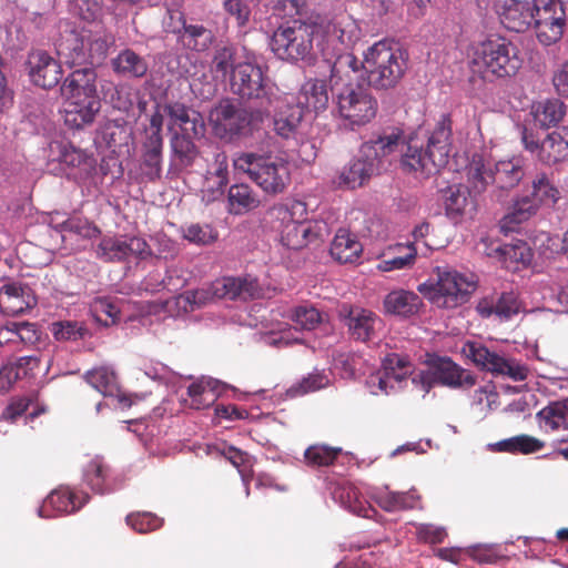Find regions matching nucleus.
I'll return each mask as SVG.
<instances>
[{"mask_svg":"<svg viewBox=\"0 0 568 568\" xmlns=\"http://www.w3.org/2000/svg\"><path fill=\"white\" fill-rule=\"evenodd\" d=\"M494 169L487 165L480 155H474L467 168L466 186L470 192L480 194L487 190L489 185L494 187Z\"/></svg>","mask_w":568,"mask_h":568,"instance_id":"obj_41","label":"nucleus"},{"mask_svg":"<svg viewBox=\"0 0 568 568\" xmlns=\"http://www.w3.org/2000/svg\"><path fill=\"white\" fill-rule=\"evenodd\" d=\"M405 145V139L402 131H392L379 135L375 140H369L362 144V154L371 159L379 168L381 160L399 150Z\"/></svg>","mask_w":568,"mask_h":568,"instance_id":"obj_30","label":"nucleus"},{"mask_svg":"<svg viewBox=\"0 0 568 568\" xmlns=\"http://www.w3.org/2000/svg\"><path fill=\"white\" fill-rule=\"evenodd\" d=\"M126 524L140 534L153 531L161 527L162 520L151 513H132L125 518Z\"/></svg>","mask_w":568,"mask_h":568,"instance_id":"obj_58","label":"nucleus"},{"mask_svg":"<svg viewBox=\"0 0 568 568\" xmlns=\"http://www.w3.org/2000/svg\"><path fill=\"white\" fill-rule=\"evenodd\" d=\"M538 416L547 430L568 429V409L565 400L546 406L538 413Z\"/></svg>","mask_w":568,"mask_h":568,"instance_id":"obj_50","label":"nucleus"},{"mask_svg":"<svg viewBox=\"0 0 568 568\" xmlns=\"http://www.w3.org/2000/svg\"><path fill=\"white\" fill-rule=\"evenodd\" d=\"M535 122L540 128L556 126L566 114V106L559 99H548L539 102L532 109Z\"/></svg>","mask_w":568,"mask_h":568,"instance_id":"obj_44","label":"nucleus"},{"mask_svg":"<svg viewBox=\"0 0 568 568\" xmlns=\"http://www.w3.org/2000/svg\"><path fill=\"white\" fill-rule=\"evenodd\" d=\"M328 383V379L325 375L322 374H311L307 377H304L301 382L292 385L287 390L286 395L290 398H295L298 396H303L311 392H316L323 387H325Z\"/></svg>","mask_w":568,"mask_h":568,"instance_id":"obj_57","label":"nucleus"},{"mask_svg":"<svg viewBox=\"0 0 568 568\" xmlns=\"http://www.w3.org/2000/svg\"><path fill=\"white\" fill-rule=\"evenodd\" d=\"M50 333L59 342L87 341L92 335L87 326L78 321H58L50 324Z\"/></svg>","mask_w":568,"mask_h":568,"instance_id":"obj_47","label":"nucleus"},{"mask_svg":"<svg viewBox=\"0 0 568 568\" xmlns=\"http://www.w3.org/2000/svg\"><path fill=\"white\" fill-rule=\"evenodd\" d=\"M170 119L172 126L181 130L180 134L202 135L204 132V122L201 114L181 102H170L163 108Z\"/></svg>","mask_w":568,"mask_h":568,"instance_id":"obj_25","label":"nucleus"},{"mask_svg":"<svg viewBox=\"0 0 568 568\" xmlns=\"http://www.w3.org/2000/svg\"><path fill=\"white\" fill-rule=\"evenodd\" d=\"M342 38L343 31L338 29L336 24H329L327 27L326 44L322 47L321 52L324 60L331 67V85L335 84L336 82L343 83V79L339 75L341 69L343 67L346 65L354 72H356L358 68L362 67V61L359 62L353 54L344 52L345 45Z\"/></svg>","mask_w":568,"mask_h":568,"instance_id":"obj_17","label":"nucleus"},{"mask_svg":"<svg viewBox=\"0 0 568 568\" xmlns=\"http://www.w3.org/2000/svg\"><path fill=\"white\" fill-rule=\"evenodd\" d=\"M531 186L532 191L530 194L538 201V207L542 204L552 206L560 197L559 190L550 183L545 173L537 175L536 179L532 180Z\"/></svg>","mask_w":568,"mask_h":568,"instance_id":"obj_54","label":"nucleus"},{"mask_svg":"<svg viewBox=\"0 0 568 568\" xmlns=\"http://www.w3.org/2000/svg\"><path fill=\"white\" fill-rule=\"evenodd\" d=\"M394 250H396L399 255L383 260L378 264V270L383 272H390L394 270L410 267L415 263L417 250L413 243L397 244Z\"/></svg>","mask_w":568,"mask_h":568,"instance_id":"obj_52","label":"nucleus"},{"mask_svg":"<svg viewBox=\"0 0 568 568\" xmlns=\"http://www.w3.org/2000/svg\"><path fill=\"white\" fill-rule=\"evenodd\" d=\"M272 112L254 105L235 103L223 99L211 111V121L216 133L222 136L247 138L258 131Z\"/></svg>","mask_w":568,"mask_h":568,"instance_id":"obj_7","label":"nucleus"},{"mask_svg":"<svg viewBox=\"0 0 568 568\" xmlns=\"http://www.w3.org/2000/svg\"><path fill=\"white\" fill-rule=\"evenodd\" d=\"M233 166L271 195L283 193L291 180L288 164L278 156L240 153L233 159Z\"/></svg>","mask_w":568,"mask_h":568,"instance_id":"obj_8","label":"nucleus"},{"mask_svg":"<svg viewBox=\"0 0 568 568\" xmlns=\"http://www.w3.org/2000/svg\"><path fill=\"white\" fill-rule=\"evenodd\" d=\"M273 214L283 222L281 229V243L290 250H301L322 239L326 225L320 222L294 221L292 213L284 205L273 207Z\"/></svg>","mask_w":568,"mask_h":568,"instance_id":"obj_14","label":"nucleus"},{"mask_svg":"<svg viewBox=\"0 0 568 568\" xmlns=\"http://www.w3.org/2000/svg\"><path fill=\"white\" fill-rule=\"evenodd\" d=\"M36 305L37 298L28 284L9 281L0 287V310L4 315L18 316Z\"/></svg>","mask_w":568,"mask_h":568,"instance_id":"obj_20","label":"nucleus"},{"mask_svg":"<svg viewBox=\"0 0 568 568\" xmlns=\"http://www.w3.org/2000/svg\"><path fill=\"white\" fill-rule=\"evenodd\" d=\"M178 40L191 51L204 52L213 44L214 34L203 24L187 23Z\"/></svg>","mask_w":568,"mask_h":568,"instance_id":"obj_42","label":"nucleus"},{"mask_svg":"<svg viewBox=\"0 0 568 568\" xmlns=\"http://www.w3.org/2000/svg\"><path fill=\"white\" fill-rule=\"evenodd\" d=\"M183 236L191 243L207 245L217 239V233L210 225L191 224L183 231Z\"/></svg>","mask_w":568,"mask_h":568,"instance_id":"obj_60","label":"nucleus"},{"mask_svg":"<svg viewBox=\"0 0 568 568\" xmlns=\"http://www.w3.org/2000/svg\"><path fill=\"white\" fill-rule=\"evenodd\" d=\"M92 311L98 322H103L104 326L114 324L120 315L119 307L108 297H97L92 303Z\"/></svg>","mask_w":568,"mask_h":568,"instance_id":"obj_59","label":"nucleus"},{"mask_svg":"<svg viewBox=\"0 0 568 568\" xmlns=\"http://www.w3.org/2000/svg\"><path fill=\"white\" fill-rule=\"evenodd\" d=\"M291 321L296 327L312 331L322 323L323 317L317 308L312 305H301L295 307L290 315Z\"/></svg>","mask_w":568,"mask_h":568,"instance_id":"obj_56","label":"nucleus"},{"mask_svg":"<svg viewBox=\"0 0 568 568\" xmlns=\"http://www.w3.org/2000/svg\"><path fill=\"white\" fill-rule=\"evenodd\" d=\"M382 368L375 376H372V383L377 381L378 388L387 394L389 382L392 379L403 381L410 372V364L408 357H385Z\"/></svg>","mask_w":568,"mask_h":568,"instance_id":"obj_39","label":"nucleus"},{"mask_svg":"<svg viewBox=\"0 0 568 568\" xmlns=\"http://www.w3.org/2000/svg\"><path fill=\"white\" fill-rule=\"evenodd\" d=\"M339 118L345 125L362 126L371 122L377 113L375 97L359 84L338 83L331 85Z\"/></svg>","mask_w":568,"mask_h":568,"instance_id":"obj_9","label":"nucleus"},{"mask_svg":"<svg viewBox=\"0 0 568 568\" xmlns=\"http://www.w3.org/2000/svg\"><path fill=\"white\" fill-rule=\"evenodd\" d=\"M338 315L348 327L352 338L367 342L374 335L375 325L378 321L374 312L359 306L343 304L338 310Z\"/></svg>","mask_w":568,"mask_h":568,"instance_id":"obj_21","label":"nucleus"},{"mask_svg":"<svg viewBox=\"0 0 568 568\" xmlns=\"http://www.w3.org/2000/svg\"><path fill=\"white\" fill-rule=\"evenodd\" d=\"M88 500L89 496L87 494H83L82 498L80 499L69 487H60L53 490L45 498L44 504L40 510V516H43L42 510L47 509L48 507L61 514L74 513L79 510ZM44 516L48 517L49 515Z\"/></svg>","mask_w":568,"mask_h":568,"instance_id":"obj_37","label":"nucleus"},{"mask_svg":"<svg viewBox=\"0 0 568 568\" xmlns=\"http://www.w3.org/2000/svg\"><path fill=\"white\" fill-rule=\"evenodd\" d=\"M274 131L282 138L293 136L303 119L304 110L300 103H288L281 98V104L273 111Z\"/></svg>","mask_w":568,"mask_h":568,"instance_id":"obj_29","label":"nucleus"},{"mask_svg":"<svg viewBox=\"0 0 568 568\" xmlns=\"http://www.w3.org/2000/svg\"><path fill=\"white\" fill-rule=\"evenodd\" d=\"M496 316L500 321H508L517 315L520 311V303L517 296L513 293H503L495 303Z\"/></svg>","mask_w":568,"mask_h":568,"instance_id":"obj_61","label":"nucleus"},{"mask_svg":"<svg viewBox=\"0 0 568 568\" xmlns=\"http://www.w3.org/2000/svg\"><path fill=\"white\" fill-rule=\"evenodd\" d=\"M224 390V385L212 377L202 376L192 382L187 387V395L191 399V407L204 409L215 403Z\"/></svg>","mask_w":568,"mask_h":568,"instance_id":"obj_28","label":"nucleus"},{"mask_svg":"<svg viewBox=\"0 0 568 568\" xmlns=\"http://www.w3.org/2000/svg\"><path fill=\"white\" fill-rule=\"evenodd\" d=\"M109 477L110 467L102 457L95 456L84 467L83 479L97 494L103 495L113 490Z\"/></svg>","mask_w":568,"mask_h":568,"instance_id":"obj_40","label":"nucleus"},{"mask_svg":"<svg viewBox=\"0 0 568 568\" xmlns=\"http://www.w3.org/2000/svg\"><path fill=\"white\" fill-rule=\"evenodd\" d=\"M230 212L233 214H243L254 210L260 205L257 195L247 184H234L230 187L227 194Z\"/></svg>","mask_w":568,"mask_h":568,"instance_id":"obj_46","label":"nucleus"},{"mask_svg":"<svg viewBox=\"0 0 568 568\" xmlns=\"http://www.w3.org/2000/svg\"><path fill=\"white\" fill-rule=\"evenodd\" d=\"M377 170L373 161L362 154L361 149L358 156L352 159L338 171L333 183L338 189L355 190L364 186Z\"/></svg>","mask_w":568,"mask_h":568,"instance_id":"obj_23","label":"nucleus"},{"mask_svg":"<svg viewBox=\"0 0 568 568\" xmlns=\"http://www.w3.org/2000/svg\"><path fill=\"white\" fill-rule=\"evenodd\" d=\"M521 142L525 150L546 165L568 161V125L548 132L541 140L527 126L521 128Z\"/></svg>","mask_w":568,"mask_h":568,"instance_id":"obj_12","label":"nucleus"},{"mask_svg":"<svg viewBox=\"0 0 568 568\" xmlns=\"http://www.w3.org/2000/svg\"><path fill=\"white\" fill-rule=\"evenodd\" d=\"M416 536L419 541L425 544H442L447 537L445 527L433 524H419L416 527Z\"/></svg>","mask_w":568,"mask_h":568,"instance_id":"obj_63","label":"nucleus"},{"mask_svg":"<svg viewBox=\"0 0 568 568\" xmlns=\"http://www.w3.org/2000/svg\"><path fill=\"white\" fill-rule=\"evenodd\" d=\"M230 89L245 104L270 112L281 104L276 87L260 65L251 62L236 64L231 74Z\"/></svg>","mask_w":568,"mask_h":568,"instance_id":"obj_5","label":"nucleus"},{"mask_svg":"<svg viewBox=\"0 0 568 568\" xmlns=\"http://www.w3.org/2000/svg\"><path fill=\"white\" fill-rule=\"evenodd\" d=\"M28 67L32 83L45 90L58 85L63 75L61 63L43 50L29 53Z\"/></svg>","mask_w":568,"mask_h":568,"instance_id":"obj_19","label":"nucleus"},{"mask_svg":"<svg viewBox=\"0 0 568 568\" xmlns=\"http://www.w3.org/2000/svg\"><path fill=\"white\" fill-rule=\"evenodd\" d=\"M545 443L534 436L521 434L497 442L493 445L494 450L510 454H534L541 450Z\"/></svg>","mask_w":568,"mask_h":568,"instance_id":"obj_45","label":"nucleus"},{"mask_svg":"<svg viewBox=\"0 0 568 568\" xmlns=\"http://www.w3.org/2000/svg\"><path fill=\"white\" fill-rule=\"evenodd\" d=\"M475 283L455 270L437 267V280L418 285V292L437 307L454 308L468 301Z\"/></svg>","mask_w":568,"mask_h":568,"instance_id":"obj_10","label":"nucleus"},{"mask_svg":"<svg viewBox=\"0 0 568 568\" xmlns=\"http://www.w3.org/2000/svg\"><path fill=\"white\" fill-rule=\"evenodd\" d=\"M474 362L494 375H505L515 382L525 381L528 375L527 367L519 365L508 357H471Z\"/></svg>","mask_w":568,"mask_h":568,"instance_id":"obj_38","label":"nucleus"},{"mask_svg":"<svg viewBox=\"0 0 568 568\" xmlns=\"http://www.w3.org/2000/svg\"><path fill=\"white\" fill-rule=\"evenodd\" d=\"M443 201L446 215L455 223L460 222L465 215L475 210L470 191L462 184L450 185L443 190Z\"/></svg>","mask_w":568,"mask_h":568,"instance_id":"obj_26","label":"nucleus"},{"mask_svg":"<svg viewBox=\"0 0 568 568\" xmlns=\"http://www.w3.org/2000/svg\"><path fill=\"white\" fill-rule=\"evenodd\" d=\"M305 103L315 112L326 110L329 101L327 84L324 80H308L303 87Z\"/></svg>","mask_w":568,"mask_h":568,"instance_id":"obj_51","label":"nucleus"},{"mask_svg":"<svg viewBox=\"0 0 568 568\" xmlns=\"http://www.w3.org/2000/svg\"><path fill=\"white\" fill-rule=\"evenodd\" d=\"M470 65L485 80L514 75L521 65L518 48L504 37H490L473 48Z\"/></svg>","mask_w":568,"mask_h":568,"instance_id":"obj_4","label":"nucleus"},{"mask_svg":"<svg viewBox=\"0 0 568 568\" xmlns=\"http://www.w3.org/2000/svg\"><path fill=\"white\" fill-rule=\"evenodd\" d=\"M227 184L229 180H222L206 174L201 191L203 194V200L206 202H213L221 199L224 195Z\"/></svg>","mask_w":568,"mask_h":568,"instance_id":"obj_64","label":"nucleus"},{"mask_svg":"<svg viewBox=\"0 0 568 568\" xmlns=\"http://www.w3.org/2000/svg\"><path fill=\"white\" fill-rule=\"evenodd\" d=\"M408 67V53L399 43L382 40L364 53L362 68L367 84L376 91H388L398 87Z\"/></svg>","mask_w":568,"mask_h":568,"instance_id":"obj_3","label":"nucleus"},{"mask_svg":"<svg viewBox=\"0 0 568 568\" xmlns=\"http://www.w3.org/2000/svg\"><path fill=\"white\" fill-rule=\"evenodd\" d=\"M95 68L82 67L73 70L60 87L61 95L67 100L64 123L71 129H82L92 124L101 109L97 90Z\"/></svg>","mask_w":568,"mask_h":568,"instance_id":"obj_2","label":"nucleus"},{"mask_svg":"<svg viewBox=\"0 0 568 568\" xmlns=\"http://www.w3.org/2000/svg\"><path fill=\"white\" fill-rule=\"evenodd\" d=\"M112 42V37L106 34L84 33L85 67L100 65L105 60Z\"/></svg>","mask_w":568,"mask_h":568,"instance_id":"obj_43","label":"nucleus"},{"mask_svg":"<svg viewBox=\"0 0 568 568\" xmlns=\"http://www.w3.org/2000/svg\"><path fill=\"white\" fill-rule=\"evenodd\" d=\"M422 300L417 294L405 290H395L389 292L383 302L384 312L388 315L409 317L415 315Z\"/></svg>","mask_w":568,"mask_h":568,"instance_id":"obj_34","label":"nucleus"},{"mask_svg":"<svg viewBox=\"0 0 568 568\" xmlns=\"http://www.w3.org/2000/svg\"><path fill=\"white\" fill-rule=\"evenodd\" d=\"M196 135H185L175 132L170 140L171 155L168 169L169 178L179 176L184 170L192 166L199 155V150L192 138Z\"/></svg>","mask_w":568,"mask_h":568,"instance_id":"obj_24","label":"nucleus"},{"mask_svg":"<svg viewBox=\"0 0 568 568\" xmlns=\"http://www.w3.org/2000/svg\"><path fill=\"white\" fill-rule=\"evenodd\" d=\"M111 67L118 75L132 79L143 78L149 70L146 59L129 48L121 50L111 60Z\"/></svg>","mask_w":568,"mask_h":568,"instance_id":"obj_35","label":"nucleus"},{"mask_svg":"<svg viewBox=\"0 0 568 568\" xmlns=\"http://www.w3.org/2000/svg\"><path fill=\"white\" fill-rule=\"evenodd\" d=\"M537 0H498L496 12L501 24L513 32H526L535 24Z\"/></svg>","mask_w":568,"mask_h":568,"instance_id":"obj_18","label":"nucleus"},{"mask_svg":"<svg viewBox=\"0 0 568 568\" xmlns=\"http://www.w3.org/2000/svg\"><path fill=\"white\" fill-rule=\"evenodd\" d=\"M333 497L344 508L351 513L364 517L371 518L375 513L372 505L365 499L359 489L352 483L345 481L338 484L333 491Z\"/></svg>","mask_w":568,"mask_h":568,"instance_id":"obj_31","label":"nucleus"},{"mask_svg":"<svg viewBox=\"0 0 568 568\" xmlns=\"http://www.w3.org/2000/svg\"><path fill=\"white\" fill-rule=\"evenodd\" d=\"M51 160L49 166L61 165L59 173L67 174V169L91 165L88 154L70 143L54 142L50 145Z\"/></svg>","mask_w":568,"mask_h":568,"instance_id":"obj_32","label":"nucleus"},{"mask_svg":"<svg viewBox=\"0 0 568 568\" xmlns=\"http://www.w3.org/2000/svg\"><path fill=\"white\" fill-rule=\"evenodd\" d=\"M494 191H509L517 186L525 176L523 160L513 158L494 164Z\"/></svg>","mask_w":568,"mask_h":568,"instance_id":"obj_33","label":"nucleus"},{"mask_svg":"<svg viewBox=\"0 0 568 568\" xmlns=\"http://www.w3.org/2000/svg\"><path fill=\"white\" fill-rule=\"evenodd\" d=\"M58 53L71 68L85 67L84 33H73L67 38L63 42L60 43Z\"/></svg>","mask_w":568,"mask_h":568,"instance_id":"obj_49","label":"nucleus"},{"mask_svg":"<svg viewBox=\"0 0 568 568\" xmlns=\"http://www.w3.org/2000/svg\"><path fill=\"white\" fill-rule=\"evenodd\" d=\"M363 251L362 244L356 236L345 229H339L331 244L329 253L339 263H353Z\"/></svg>","mask_w":568,"mask_h":568,"instance_id":"obj_36","label":"nucleus"},{"mask_svg":"<svg viewBox=\"0 0 568 568\" xmlns=\"http://www.w3.org/2000/svg\"><path fill=\"white\" fill-rule=\"evenodd\" d=\"M260 287L256 278L252 276H224L213 281L207 288L187 291L185 298L197 306L213 298L248 300L258 296Z\"/></svg>","mask_w":568,"mask_h":568,"instance_id":"obj_11","label":"nucleus"},{"mask_svg":"<svg viewBox=\"0 0 568 568\" xmlns=\"http://www.w3.org/2000/svg\"><path fill=\"white\" fill-rule=\"evenodd\" d=\"M428 362L432 382L449 387H471L476 378L452 361V357H430Z\"/></svg>","mask_w":568,"mask_h":568,"instance_id":"obj_22","label":"nucleus"},{"mask_svg":"<svg viewBox=\"0 0 568 568\" xmlns=\"http://www.w3.org/2000/svg\"><path fill=\"white\" fill-rule=\"evenodd\" d=\"M87 382L103 395H111L116 387V377L108 367H98L89 371Z\"/></svg>","mask_w":568,"mask_h":568,"instance_id":"obj_55","label":"nucleus"},{"mask_svg":"<svg viewBox=\"0 0 568 568\" xmlns=\"http://www.w3.org/2000/svg\"><path fill=\"white\" fill-rule=\"evenodd\" d=\"M453 151V121L448 113L437 120L427 139L426 149L417 139H410L402 155V166L417 178L426 179L446 166Z\"/></svg>","mask_w":568,"mask_h":568,"instance_id":"obj_1","label":"nucleus"},{"mask_svg":"<svg viewBox=\"0 0 568 568\" xmlns=\"http://www.w3.org/2000/svg\"><path fill=\"white\" fill-rule=\"evenodd\" d=\"M163 115L156 111L150 118L145 129V139L142 143L141 171L150 181L161 178L162 173V138Z\"/></svg>","mask_w":568,"mask_h":568,"instance_id":"obj_16","label":"nucleus"},{"mask_svg":"<svg viewBox=\"0 0 568 568\" xmlns=\"http://www.w3.org/2000/svg\"><path fill=\"white\" fill-rule=\"evenodd\" d=\"M94 251L95 256L106 263L145 260L152 255L144 239L126 234L103 236Z\"/></svg>","mask_w":568,"mask_h":568,"instance_id":"obj_13","label":"nucleus"},{"mask_svg":"<svg viewBox=\"0 0 568 568\" xmlns=\"http://www.w3.org/2000/svg\"><path fill=\"white\" fill-rule=\"evenodd\" d=\"M341 453L339 447L316 444L305 450L304 458L310 466L324 467L333 465Z\"/></svg>","mask_w":568,"mask_h":568,"instance_id":"obj_53","label":"nucleus"},{"mask_svg":"<svg viewBox=\"0 0 568 568\" xmlns=\"http://www.w3.org/2000/svg\"><path fill=\"white\" fill-rule=\"evenodd\" d=\"M537 200L531 194L518 196L504 217L505 225H518L528 221L537 211Z\"/></svg>","mask_w":568,"mask_h":568,"instance_id":"obj_48","label":"nucleus"},{"mask_svg":"<svg viewBox=\"0 0 568 568\" xmlns=\"http://www.w3.org/2000/svg\"><path fill=\"white\" fill-rule=\"evenodd\" d=\"M377 505L387 513L412 510L418 507L420 497L416 490L395 491L388 486L376 488L373 495Z\"/></svg>","mask_w":568,"mask_h":568,"instance_id":"obj_27","label":"nucleus"},{"mask_svg":"<svg viewBox=\"0 0 568 568\" xmlns=\"http://www.w3.org/2000/svg\"><path fill=\"white\" fill-rule=\"evenodd\" d=\"M567 27V14L562 0H537L534 29L542 45L561 40Z\"/></svg>","mask_w":568,"mask_h":568,"instance_id":"obj_15","label":"nucleus"},{"mask_svg":"<svg viewBox=\"0 0 568 568\" xmlns=\"http://www.w3.org/2000/svg\"><path fill=\"white\" fill-rule=\"evenodd\" d=\"M317 27L301 20L281 24L271 38V49L284 61L312 64L317 55L314 44Z\"/></svg>","mask_w":568,"mask_h":568,"instance_id":"obj_6","label":"nucleus"},{"mask_svg":"<svg viewBox=\"0 0 568 568\" xmlns=\"http://www.w3.org/2000/svg\"><path fill=\"white\" fill-rule=\"evenodd\" d=\"M213 68L222 75L233 72L235 69V49L230 45L219 48L212 60Z\"/></svg>","mask_w":568,"mask_h":568,"instance_id":"obj_62","label":"nucleus"}]
</instances>
